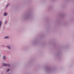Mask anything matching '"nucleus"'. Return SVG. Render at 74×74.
<instances>
[{
	"label": "nucleus",
	"mask_w": 74,
	"mask_h": 74,
	"mask_svg": "<svg viewBox=\"0 0 74 74\" xmlns=\"http://www.w3.org/2000/svg\"><path fill=\"white\" fill-rule=\"evenodd\" d=\"M7 15V13H4V16H6V15Z\"/></svg>",
	"instance_id": "7ed1b4c3"
},
{
	"label": "nucleus",
	"mask_w": 74,
	"mask_h": 74,
	"mask_svg": "<svg viewBox=\"0 0 74 74\" xmlns=\"http://www.w3.org/2000/svg\"><path fill=\"white\" fill-rule=\"evenodd\" d=\"M7 47L9 48V49H10L11 47L10 46H7Z\"/></svg>",
	"instance_id": "20e7f679"
},
{
	"label": "nucleus",
	"mask_w": 74,
	"mask_h": 74,
	"mask_svg": "<svg viewBox=\"0 0 74 74\" xmlns=\"http://www.w3.org/2000/svg\"><path fill=\"white\" fill-rule=\"evenodd\" d=\"M1 26V21H0V27Z\"/></svg>",
	"instance_id": "39448f33"
},
{
	"label": "nucleus",
	"mask_w": 74,
	"mask_h": 74,
	"mask_svg": "<svg viewBox=\"0 0 74 74\" xmlns=\"http://www.w3.org/2000/svg\"><path fill=\"white\" fill-rule=\"evenodd\" d=\"M1 56L0 55V56Z\"/></svg>",
	"instance_id": "1a4fd4ad"
},
{
	"label": "nucleus",
	"mask_w": 74,
	"mask_h": 74,
	"mask_svg": "<svg viewBox=\"0 0 74 74\" xmlns=\"http://www.w3.org/2000/svg\"><path fill=\"white\" fill-rule=\"evenodd\" d=\"M10 71V69H8V70H7V71L8 72V71Z\"/></svg>",
	"instance_id": "0eeeda50"
},
{
	"label": "nucleus",
	"mask_w": 74,
	"mask_h": 74,
	"mask_svg": "<svg viewBox=\"0 0 74 74\" xmlns=\"http://www.w3.org/2000/svg\"><path fill=\"white\" fill-rule=\"evenodd\" d=\"M5 39H7V38H9V37L8 36H6L4 37Z\"/></svg>",
	"instance_id": "f03ea898"
},
{
	"label": "nucleus",
	"mask_w": 74,
	"mask_h": 74,
	"mask_svg": "<svg viewBox=\"0 0 74 74\" xmlns=\"http://www.w3.org/2000/svg\"><path fill=\"white\" fill-rule=\"evenodd\" d=\"M3 66H10V64H7L5 63H3Z\"/></svg>",
	"instance_id": "f257e3e1"
},
{
	"label": "nucleus",
	"mask_w": 74,
	"mask_h": 74,
	"mask_svg": "<svg viewBox=\"0 0 74 74\" xmlns=\"http://www.w3.org/2000/svg\"><path fill=\"white\" fill-rule=\"evenodd\" d=\"M3 59H5L6 58L5 56H4L3 57Z\"/></svg>",
	"instance_id": "423d86ee"
},
{
	"label": "nucleus",
	"mask_w": 74,
	"mask_h": 74,
	"mask_svg": "<svg viewBox=\"0 0 74 74\" xmlns=\"http://www.w3.org/2000/svg\"><path fill=\"white\" fill-rule=\"evenodd\" d=\"M7 21H6V22L5 23V24H6V23H7Z\"/></svg>",
	"instance_id": "6e6552de"
}]
</instances>
